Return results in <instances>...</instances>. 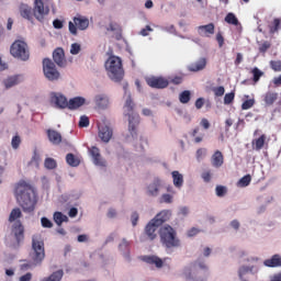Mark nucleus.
Returning <instances> with one entry per match:
<instances>
[{"instance_id":"1","label":"nucleus","mask_w":281,"mask_h":281,"mask_svg":"<svg viewBox=\"0 0 281 281\" xmlns=\"http://www.w3.org/2000/svg\"><path fill=\"white\" fill-rule=\"evenodd\" d=\"M13 196L20 207L26 214H32L36 210L38 195L36 187L30 180L21 179L13 184Z\"/></svg>"},{"instance_id":"2","label":"nucleus","mask_w":281,"mask_h":281,"mask_svg":"<svg viewBox=\"0 0 281 281\" xmlns=\"http://www.w3.org/2000/svg\"><path fill=\"white\" fill-rule=\"evenodd\" d=\"M32 250V263H23L21 266L22 271H27V269H32V267H37V265H42L43 260H45V241L41 235H33Z\"/></svg>"},{"instance_id":"3","label":"nucleus","mask_w":281,"mask_h":281,"mask_svg":"<svg viewBox=\"0 0 281 281\" xmlns=\"http://www.w3.org/2000/svg\"><path fill=\"white\" fill-rule=\"evenodd\" d=\"M104 66L110 80H113V82H122V80H124L122 58L112 55L108 58Z\"/></svg>"},{"instance_id":"4","label":"nucleus","mask_w":281,"mask_h":281,"mask_svg":"<svg viewBox=\"0 0 281 281\" xmlns=\"http://www.w3.org/2000/svg\"><path fill=\"white\" fill-rule=\"evenodd\" d=\"M123 109L124 115L128 117V131L132 137H135L137 135V126H139V114L135 113V102H133L131 94L127 95Z\"/></svg>"},{"instance_id":"5","label":"nucleus","mask_w":281,"mask_h":281,"mask_svg":"<svg viewBox=\"0 0 281 281\" xmlns=\"http://www.w3.org/2000/svg\"><path fill=\"white\" fill-rule=\"evenodd\" d=\"M160 243L167 247V249H172L175 247H181V240L177 238V231L172 226H162L159 229Z\"/></svg>"},{"instance_id":"6","label":"nucleus","mask_w":281,"mask_h":281,"mask_svg":"<svg viewBox=\"0 0 281 281\" xmlns=\"http://www.w3.org/2000/svg\"><path fill=\"white\" fill-rule=\"evenodd\" d=\"M10 54L19 60H30V47L24 41L16 40L10 47Z\"/></svg>"},{"instance_id":"7","label":"nucleus","mask_w":281,"mask_h":281,"mask_svg":"<svg viewBox=\"0 0 281 281\" xmlns=\"http://www.w3.org/2000/svg\"><path fill=\"white\" fill-rule=\"evenodd\" d=\"M43 72L45 78L50 80V82H54V80H59L60 78V72L56 68V64L49 58H45L43 60Z\"/></svg>"},{"instance_id":"8","label":"nucleus","mask_w":281,"mask_h":281,"mask_svg":"<svg viewBox=\"0 0 281 281\" xmlns=\"http://www.w3.org/2000/svg\"><path fill=\"white\" fill-rule=\"evenodd\" d=\"M87 27H89V19L82 15L74 18V22L68 23V29L72 36L78 35V30L85 31Z\"/></svg>"},{"instance_id":"9","label":"nucleus","mask_w":281,"mask_h":281,"mask_svg":"<svg viewBox=\"0 0 281 281\" xmlns=\"http://www.w3.org/2000/svg\"><path fill=\"white\" fill-rule=\"evenodd\" d=\"M49 14V7L45 5V2L43 0H34L33 5V16L43 23L45 21V18Z\"/></svg>"},{"instance_id":"10","label":"nucleus","mask_w":281,"mask_h":281,"mask_svg":"<svg viewBox=\"0 0 281 281\" xmlns=\"http://www.w3.org/2000/svg\"><path fill=\"white\" fill-rule=\"evenodd\" d=\"M145 80L151 89H166L170 85V81L164 77H147Z\"/></svg>"},{"instance_id":"11","label":"nucleus","mask_w":281,"mask_h":281,"mask_svg":"<svg viewBox=\"0 0 281 281\" xmlns=\"http://www.w3.org/2000/svg\"><path fill=\"white\" fill-rule=\"evenodd\" d=\"M50 102L52 104H55L56 109H68L69 106V101H67V97H65L60 92H52Z\"/></svg>"},{"instance_id":"12","label":"nucleus","mask_w":281,"mask_h":281,"mask_svg":"<svg viewBox=\"0 0 281 281\" xmlns=\"http://www.w3.org/2000/svg\"><path fill=\"white\" fill-rule=\"evenodd\" d=\"M11 233L13 234L18 245L22 243L25 238V227H23V224L21 221H18L13 224Z\"/></svg>"},{"instance_id":"13","label":"nucleus","mask_w":281,"mask_h":281,"mask_svg":"<svg viewBox=\"0 0 281 281\" xmlns=\"http://www.w3.org/2000/svg\"><path fill=\"white\" fill-rule=\"evenodd\" d=\"M53 60L58 67H67V59L65 58V49L57 47L53 52Z\"/></svg>"},{"instance_id":"14","label":"nucleus","mask_w":281,"mask_h":281,"mask_svg":"<svg viewBox=\"0 0 281 281\" xmlns=\"http://www.w3.org/2000/svg\"><path fill=\"white\" fill-rule=\"evenodd\" d=\"M20 16L25 19L26 21H34V9L30 7L27 3H20L19 5Z\"/></svg>"},{"instance_id":"15","label":"nucleus","mask_w":281,"mask_h":281,"mask_svg":"<svg viewBox=\"0 0 281 281\" xmlns=\"http://www.w3.org/2000/svg\"><path fill=\"white\" fill-rule=\"evenodd\" d=\"M183 276L187 281H207V277L201 278L196 269L184 268Z\"/></svg>"},{"instance_id":"16","label":"nucleus","mask_w":281,"mask_h":281,"mask_svg":"<svg viewBox=\"0 0 281 281\" xmlns=\"http://www.w3.org/2000/svg\"><path fill=\"white\" fill-rule=\"evenodd\" d=\"M99 137L104 144H109L113 137V130L108 125H99Z\"/></svg>"},{"instance_id":"17","label":"nucleus","mask_w":281,"mask_h":281,"mask_svg":"<svg viewBox=\"0 0 281 281\" xmlns=\"http://www.w3.org/2000/svg\"><path fill=\"white\" fill-rule=\"evenodd\" d=\"M215 30L216 27L214 26V23L198 26L199 35L205 36L206 38H210V36L214 34Z\"/></svg>"},{"instance_id":"18","label":"nucleus","mask_w":281,"mask_h":281,"mask_svg":"<svg viewBox=\"0 0 281 281\" xmlns=\"http://www.w3.org/2000/svg\"><path fill=\"white\" fill-rule=\"evenodd\" d=\"M157 229H159V225H157L153 220L146 225L145 234L149 240H155L157 238Z\"/></svg>"},{"instance_id":"19","label":"nucleus","mask_w":281,"mask_h":281,"mask_svg":"<svg viewBox=\"0 0 281 281\" xmlns=\"http://www.w3.org/2000/svg\"><path fill=\"white\" fill-rule=\"evenodd\" d=\"M90 155L95 166H106V162L102 159V155H100V148L95 146L91 147Z\"/></svg>"},{"instance_id":"20","label":"nucleus","mask_w":281,"mask_h":281,"mask_svg":"<svg viewBox=\"0 0 281 281\" xmlns=\"http://www.w3.org/2000/svg\"><path fill=\"white\" fill-rule=\"evenodd\" d=\"M158 227H161L166 221H170V211H161L151 220Z\"/></svg>"},{"instance_id":"21","label":"nucleus","mask_w":281,"mask_h":281,"mask_svg":"<svg viewBox=\"0 0 281 281\" xmlns=\"http://www.w3.org/2000/svg\"><path fill=\"white\" fill-rule=\"evenodd\" d=\"M46 134L50 144H54L55 146H58V144L63 142V135H60L58 131L47 130Z\"/></svg>"},{"instance_id":"22","label":"nucleus","mask_w":281,"mask_h":281,"mask_svg":"<svg viewBox=\"0 0 281 281\" xmlns=\"http://www.w3.org/2000/svg\"><path fill=\"white\" fill-rule=\"evenodd\" d=\"M86 99L82 97H75L68 101V109L70 111H76V109H80V106L85 105Z\"/></svg>"},{"instance_id":"23","label":"nucleus","mask_w":281,"mask_h":281,"mask_svg":"<svg viewBox=\"0 0 281 281\" xmlns=\"http://www.w3.org/2000/svg\"><path fill=\"white\" fill-rule=\"evenodd\" d=\"M211 161H212L213 168H221V166H223L225 161V158L223 157V153H221V150H216L213 154Z\"/></svg>"},{"instance_id":"24","label":"nucleus","mask_w":281,"mask_h":281,"mask_svg":"<svg viewBox=\"0 0 281 281\" xmlns=\"http://www.w3.org/2000/svg\"><path fill=\"white\" fill-rule=\"evenodd\" d=\"M207 67V59L205 58H200L198 61L191 64L189 66V71H203V69Z\"/></svg>"},{"instance_id":"25","label":"nucleus","mask_w":281,"mask_h":281,"mask_svg":"<svg viewBox=\"0 0 281 281\" xmlns=\"http://www.w3.org/2000/svg\"><path fill=\"white\" fill-rule=\"evenodd\" d=\"M94 102L99 109H108L109 108V97L106 94H98L94 98Z\"/></svg>"},{"instance_id":"26","label":"nucleus","mask_w":281,"mask_h":281,"mask_svg":"<svg viewBox=\"0 0 281 281\" xmlns=\"http://www.w3.org/2000/svg\"><path fill=\"white\" fill-rule=\"evenodd\" d=\"M267 142V135L262 134L260 137L252 139V148L255 150H262Z\"/></svg>"},{"instance_id":"27","label":"nucleus","mask_w":281,"mask_h":281,"mask_svg":"<svg viewBox=\"0 0 281 281\" xmlns=\"http://www.w3.org/2000/svg\"><path fill=\"white\" fill-rule=\"evenodd\" d=\"M159 188H161V180L155 179L154 182L148 186V194L150 196H157V194H159Z\"/></svg>"},{"instance_id":"28","label":"nucleus","mask_w":281,"mask_h":281,"mask_svg":"<svg viewBox=\"0 0 281 281\" xmlns=\"http://www.w3.org/2000/svg\"><path fill=\"white\" fill-rule=\"evenodd\" d=\"M263 265L266 267H281V256L280 255H273L270 259H266L263 261Z\"/></svg>"},{"instance_id":"29","label":"nucleus","mask_w":281,"mask_h":281,"mask_svg":"<svg viewBox=\"0 0 281 281\" xmlns=\"http://www.w3.org/2000/svg\"><path fill=\"white\" fill-rule=\"evenodd\" d=\"M144 261L147 262V265H155L158 269L164 267V261L157 256L144 257Z\"/></svg>"},{"instance_id":"30","label":"nucleus","mask_w":281,"mask_h":281,"mask_svg":"<svg viewBox=\"0 0 281 281\" xmlns=\"http://www.w3.org/2000/svg\"><path fill=\"white\" fill-rule=\"evenodd\" d=\"M20 82H21V76L15 75L4 80V87L5 89H12V87H16V85H19Z\"/></svg>"},{"instance_id":"31","label":"nucleus","mask_w":281,"mask_h":281,"mask_svg":"<svg viewBox=\"0 0 281 281\" xmlns=\"http://www.w3.org/2000/svg\"><path fill=\"white\" fill-rule=\"evenodd\" d=\"M171 177L173 180L175 188H183V175H181L179 171H172Z\"/></svg>"},{"instance_id":"32","label":"nucleus","mask_w":281,"mask_h":281,"mask_svg":"<svg viewBox=\"0 0 281 281\" xmlns=\"http://www.w3.org/2000/svg\"><path fill=\"white\" fill-rule=\"evenodd\" d=\"M64 272L63 270H57L53 272L49 277L44 278L42 281H61Z\"/></svg>"},{"instance_id":"33","label":"nucleus","mask_w":281,"mask_h":281,"mask_svg":"<svg viewBox=\"0 0 281 281\" xmlns=\"http://www.w3.org/2000/svg\"><path fill=\"white\" fill-rule=\"evenodd\" d=\"M265 102L266 104H268L269 106H271V104H273L276 102V100H278V92H267L265 94Z\"/></svg>"},{"instance_id":"34","label":"nucleus","mask_w":281,"mask_h":281,"mask_svg":"<svg viewBox=\"0 0 281 281\" xmlns=\"http://www.w3.org/2000/svg\"><path fill=\"white\" fill-rule=\"evenodd\" d=\"M21 216H23L21 209L19 207L13 209L9 215V223H14V221L21 218Z\"/></svg>"},{"instance_id":"35","label":"nucleus","mask_w":281,"mask_h":281,"mask_svg":"<svg viewBox=\"0 0 281 281\" xmlns=\"http://www.w3.org/2000/svg\"><path fill=\"white\" fill-rule=\"evenodd\" d=\"M54 221L57 225H63V223H67V221H69V217H67V215H65L60 212H55Z\"/></svg>"},{"instance_id":"36","label":"nucleus","mask_w":281,"mask_h":281,"mask_svg":"<svg viewBox=\"0 0 281 281\" xmlns=\"http://www.w3.org/2000/svg\"><path fill=\"white\" fill-rule=\"evenodd\" d=\"M225 22L228 23V25H239L238 18H236V14L234 13H228L225 16Z\"/></svg>"},{"instance_id":"37","label":"nucleus","mask_w":281,"mask_h":281,"mask_svg":"<svg viewBox=\"0 0 281 281\" xmlns=\"http://www.w3.org/2000/svg\"><path fill=\"white\" fill-rule=\"evenodd\" d=\"M251 183V175L244 176L238 182V188H247Z\"/></svg>"},{"instance_id":"38","label":"nucleus","mask_w":281,"mask_h":281,"mask_svg":"<svg viewBox=\"0 0 281 281\" xmlns=\"http://www.w3.org/2000/svg\"><path fill=\"white\" fill-rule=\"evenodd\" d=\"M281 27V19L276 18L272 22V25L269 26L270 34H276Z\"/></svg>"},{"instance_id":"39","label":"nucleus","mask_w":281,"mask_h":281,"mask_svg":"<svg viewBox=\"0 0 281 281\" xmlns=\"http://www.w3.org/2000/svg\"><path fill=\"white\" fill-rule=\"evenodd\" d=\"M66 161H67L68 166H72V168H76L77 166L80 165V161H78V159H76V156H74V154H67Z\"/></svg>"},{"instance_id":"40","label":"nucleus","mask_w":281,"mask_h":281,"mask_svg":"<svg viewBox=\"0 0 281 281\" xmlns=\"http://www.w3.org/2000/svg\"><path fill=\"white\" fill-rule=\"evenodd\" d=\"M44 166L47 170H54V169H56L58 164L56 162V159H54V158H46L44 161Z\"/></svg>"},{"instance_id":"41","label":"nucleus","mask_w":281,"mask_h":281,"mask_svg":"<svg viewBox=\"0 0 281 281\" xmlns=\"http://www.w3.org/2000/svg\"><path fill=\"white\" fill-rule=\"evenodd\" d=\"M246 273H254V266L251 267L243 266L239 268L238 277L240 280H243V276H246Z\"/></svg>"},{"instance_id":"42","label":"nucleus","mask_w":281,"mask_h":281,"mask_svg":"<svg viewBox=\"0 0 281 281\" xmlns=\"http://www.w3.org/2000/svg\"><path fill=\"white\" fill-rule=\"evenodd\" d=\"M251 74H252V80L254 82H259L260 81V78H262V76H265V72H262V70H260L258 67H255L252 70H251Z\"/></svg>"},{"instance_id":"43","label":"nucleus","mask_w":281,"mask_h":281,"mask_svg":"<svg viewBox=\"0 0 281 281\" xmlns=\"http://www.w3.org/2000/svg\"><path fill=\"white\" fill-rule=\"evenodd\" d=\"M179 100L181 104H188L190 102V90H184L180 93Z\"/></svg>"},{"instance_id":"44","label":"nucleus","mask_w":281,"mask_h":281,"mask_svg":"<svg viewBox=\"0 0 281 281\" xmlns=\"http://www.w3.org/2000/svg\"><path fill=\"white\" fill-rule=\"evenodd\" d=\"M81 49H82V47L80 46V44L74 43L70 46V54L72 56H78V54H80Z\"/></svg>"},{"instance_id":"45","label":"nucleus","mask_w":281,"mask_h":281,"mask_svg":"<svg viewBox=\"0 0 281 281\" xmlns=\"http://www.w3.org/2000/svg\"><path fill=\"white\" fill-rule=\"evenodd\" d=\"M11 146L14 150L19 149V147L21 146V136H13L11 140Z\"/></svg>"},{"instance_id":"46","label":"nucleus","mask_w":281,"mask_h":281,"mask_svg":"<svg viewBox=\"0 0 281 281\" xmlns=\"http://www.w3.org/2000/svg\"><path fill=\"white\" fill-rule=\"evenodd\" d=\"M254 104H256V101L254 99L246 100L243 102L241 109L243 111H249V109H251Z\"/></svg>"},{"instance_id":"47","label":"nucleus","mask_w":281,"mask_h":281,"mask_svg":"<svg viewBox=\"0 0 281 281\" xmlns=\"http://www.w3.org/2000/svg\"><path fill=\"white\" fill-rule=\"evenodd\" d=\"M168 81L171 82V85H181L183 82V76L177 75L173 77H169Z\"/></svg>"},{"instance_id":"48","label":"nucleus","mask_w":281,"mask_h":281,"mask_svg":"<svg viewBox=\"0 0 281 281\" xmlns=\"http://www.w3.org/2000/svg\"><path fill=\"white\" fill-rule=\"evenodd\" d=\"M213 93L214 95H216V98H222V95H225V87L220 86L213 89Z\"/></svg>"},{"instance_id":"49","label":"nucleus","mask_w":281,"mask_h":281,"mask_svg":"<svg viewBox=\"0 0 281 281\" xmlns=\"http://www.w3.org/2000/svg\"><path fill=\"white\" fill-rule=\"evenodd\" d=\"M270 67L272 71H281V60H271Z\"/></svg>"},{"instance_id":"50","label":"nucleus","mask_w":281,"mask_h":281,"mask_svg":"<svg viewBox=\"0 0 281 281\" xmlns=\"http://www.w3.org/2000/svg\"><path fill=\"white\" fill-rule=\"evenodd\" d=\"M234 98H236V93L234 92L226 93L224 95V104H232V102H234Z\"/></svg>"},{"instance_id":"51","label":"nucleus","mask_w":281,"mask_h":281,"mask_svg":"<svg viewBox=\"0 0 281 281\" xmlns=\"http://www.w3.org/2000/svg\"><path fill=\"white\" fill-rule=\"evenodd\" d=\"M89 116H81L80 120H79V127L80 128H87V126H89Z\"/></svg>"},{"instance_id":"52","label":"nucleus","mask_w":281,"mask_h":281,"mask_svg":"<svg viewBox=\"0 0 281 281\" xmlns=\"http://www.w3.org/2000/svg\"><path fill=\"white\" fill-rule=\"evenodd\" d=\"M215 191L217 196H225V194H227V188L224 186H217Z\"/></svg>"},{"instance_id":"53","label":"nucleus","mask_w":281,"mask_h":281,"mask_svg":"<svg viewBox=\"0 0 281 281\" xmlns=\"http://www.w3.org/2000/svg\"><path fill=\"white\" fill-rule=\"evenodd\" d=\"M206 153H207V149H205V148H199V149L196 150V154H195V157H196L198 161H201V159L204 158V156H205Z\"/></svg>"},{"instance_id":"54","label":"nucleus","mask_w":281,"mask_h":281,"mask_svg":"<svg viewBox=\"0 0 281 281\" xmlns=\"http://www.w3.org/2000/svg\"><path fill=\"white\" fill-rule=\"evenodd\" d=\"M128 247H131V243H128V240H126L125 238L122 239V243L119 245V249L121 251H126V249H128Z\"/></svg>"},{"instance_id":"55","label":"nucleus","mask_w":281,"mask_h":281,"mask_svg":"<svg viewBox=\"0 0 281 281\" xmlns=\"http://www.w3.org/2000/svg\"><path fill=\"white\" fill-rule=\"evenodd\" d=\"M41 223H42V227H46L48 229L54 226V224H52V221H49V218L47 217H42Z\"/></svg>"},{"instance_id":"56","label":"nucleus","mask_w":281,"mask_h":281,"mask_svg":"<svg viewBox=\"0 0 281 281\" xmlns=\"http://www.w3.org/2000/svg\"><path fill=\"white\" fill-rule=\"evenodd\" d=\"M202 179H203V181H205V183H210L212 181V172L204 171L202 173Z\"/></svg>"},{"instance_id":"57","label":"nucleus","mask_w":281,"mask_h":281,"mask_svg":"<svg viewBox=\"0 0 281 281\" xmlns=\"http://www.w3.org/2000/svg\"><path fill=\"white\" fill-rule=\"evenodd\" d=\"M131 221L133 227H135L137 225V221H139V214L137 212L132 213Z\"/></svg>"},{"instance_id":"58","label":"nucleus","mask_w":281,"mask_h":281,"mask_svg":"<svg viewBox=\"0 0 281 281\" xmlns=\"http://www.w3.org/2000/svg\"><path fill=\"white\" fill-rule=\"evenodd\" d=\"M172 202V195L165 193L161 195V203H171Z\"/></svg>"},{"instance_id":"59","label":"nucleus","mask_w":281,"mask_h":281,"mask_svg":"<svg viewBox=\"0 0 281 281\" xmlns=\"http://www.w3.org/2000/svg\"><path fill=\"white\" fill-rule=\"evenodd\" d=\"M149 32H153V27H150V25H146L145 29L140 30V36H148Z\"/></svg>"},{"instance_id":"60","label":"nucleus","mask_w":281,"mask_h":281,"mask_svg":"<svg viewBox=\"0 0 281 281\" xmlns=\"http://www.w3.org/2000/svg\"><path fill=\"white\" fill-rule=\"evenodd\" d=\"M216 41H217L220 47H223V45H225V37H223V34L217 33L216 34Z\"/></svg>"},{"instance_id":"61","label":"nucleus","mask_w":281,"mask_h":281,"mask_svg":"<svg viewBox=\"0 0 281 281\" xmlns=\"http://www.w3.org/2000/svg\"><path fill=\"white\" fill-rule=\"evenodd\" d=\"M53 27H55V30H63V21L56 19L53 21Z\"/></svg>"},{"instance_id":"62","label":"nucleus","mask_w":281,"mask_h":281,"mask_svg":"<svg viewBox=\"0 0 281 281\" xmlns=\"http://www.w3.org/2000/svg\"><path fill=\"white\" fill-rule=\"evenodd\" d=\"M203 104H205V99L199 98L195 101V109H203Z\"/></svg>"},{"instance_id":"63","label":"nucleus","mask_w":281,"mask_h":281,"mask_svg":"<svg viewBox=\"0 0 281 281\" xmlns=\"http://www.w3.org/2000/svg\"><path fill=\"white\" fill-rule=\"evenodd\" d=\"M19 281H32V273L27 272L23 274L22 277H20Z\"/></svg>"},{"instance_id":"64","label":"nucleus","mask_w":281,"mask_h":281,"mask_svg":"<svg viewBox=\"0 0 281 281\" xmlns=\"http://www.w3.org/2000/svg\"><path fill=\"white\" fill-rule=\"evenodd\" d=\"M196 234H199V229L198 228H191L188 231V236L189 238H192V236H196Z\"/></svg>"}]
</instances>
